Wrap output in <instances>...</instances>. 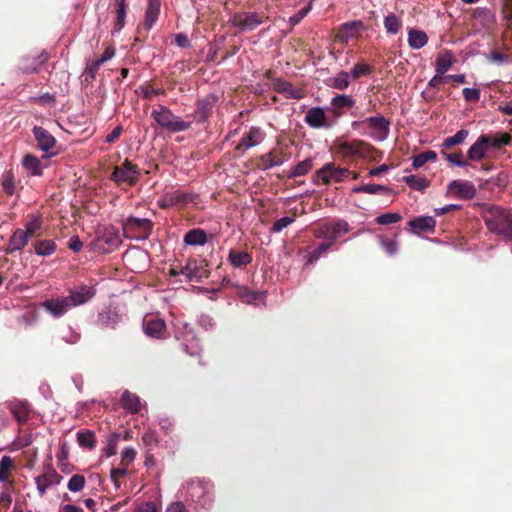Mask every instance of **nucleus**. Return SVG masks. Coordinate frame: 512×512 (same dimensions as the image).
<instances>
[{
    "instance_id": "nucleus-1",
    "label": "nucleus",
    "mask_w": 512,
    "mask_h": 512,
    "mask_svg": "<svg viewBox=\"0 0 512 512\" xmlns=\"http://www.w3.org/2000/svg\"><path fill=\"white\" fill-rule=\"evenodd\" d=\"M483 219L488 230L506 240H512V213L498 206L483 211Z\"/></svg>"
},
{
    "instance_id": "nucleus-2",
    "label": "nucleus",
    "mask_w": 512,
    "mask_h": 512,
    "mask_svg": "<svg viewBox=\"0 0 512 512\" xmlns=\"http://www.w3.org/2000/svg\"><path fill=\"white\" fill-rule=\"evenodd\" d=\"M389 121L383 116H373L361 121H353L351 126L362 135H369L377 141H384L389 135Z\"/></svg>"
},
{
    "instance_id": "nucleus-3",
    "label": "nucleus",
    "mask_w": 512,
    "mask_h": 512,
    "mask_svg": "<svg viewBox=\"0 0 512 512\" xmlns=\"http://www.w3.org/2000/svg\"><path fill=\"white\" fill-rule=\"evenodd\" d=\"M153 223L147 218L131 216L123 223V233L126 238L146 240L152 233Z\"/></svg>"
},
{
    "instance_id": "nucleus-4",
    "label": "nucleus",
    "mask_w": 512,
    "mask_h": 512,
    "mask_svg": "<svg viewBox=\"0 0 512 512\" xmlns=\"http://www.w3.org/2000/svg\"><path fill=\"white\" fill-rule=\"evenodd\" d=\"M151 116L161 127L171 132L184 131L190 127L189 122L183 121L179 116L172 114L165 106L154 109Z\"/></svg>"
},
{
    "instance_id": "nucleus-5",
    "label": "nucleus",
    "mask_w": 512,
    "mask_h": 512,
    "mask_svg": "<svg viewBox=\"0 0 512 512\" xmlns=\"http://www.w3.org/2000/svg\"><path fill=\"white\" fill-rule=\"evenodd\" d=\"M140 177V170L137 165L125 160L121 165L115 166L110 179L117 185L133 186Z\"/></svg>"
},
{
    "instance_id": "nucleus-6",
    "label": "nucleus",
    "mask_w": 512,
    "mask_h": 512,
    "mask_svg": "<svg viewBox=\"0 0 512 512\" xmlns=\"http://www.w3.org/2000/svg\"><path fill=\"white\" fill-rule=\"evenodd\" d=\"M33 135L37 141L38 148L46 153V157H52L59 154L60 149L57 145L55 137L45 128L41 126H34Z\"/></svg>"
},
{
    "instance_id": "nucleus-7",
    "label": "nucleus",
    "mask_w": 512,
    "mask_h": 512,
    "mask_svg": "<svg viewBox=\"0 0 512 512\" xmlns=\"http://www.w3.org/2000/svg\"><path fill=\"white\" fill-rule=\"evenodd\" d=\"M349 175V169L337 167L333 163H327L316 172L315 182H321L322 184L325 185L334 182L339 183L342 182Z\"/></svg>"
},
{
    "instance_id": "nucleus-8",
    "label": "nucleus",
    "mask_w": 512,
    "mask_h": 512,
    "mask_svg": "<svg viewBox=\"0 0 512 512\" xmlns=\"http://www.w3.org/2000/svg\"><path fill=\"white\" fill-rule=\"evenodd\" d=\"M121 244V239L115 228H105L103 233L93 241L94 249L102 254L114 251Z\"/></svg>"
},
{
    "instance_id": "nucleus-9",
    "label": "nucleus",
    "mask_w": 512,
    "mask_h": 512,
    "mask_svg": "<svg viewBox=\"0 0 512 512\" xmlns=\"http://www.w3.org/2000/svg\"><path fill=\"white\" fill-rule=\"evenodd\" d=\"M5 405L19 425L26 424L33 413L31 404L26 400L12 399Z\"/></svg>"
},
{
    "instance_id": "nucleus-10",
    "label": "nucleus",
    "mask_w": 512,
    "mask_h": 512,
    "mask_svg": "<svg viewBox=\"0 0 512 512\" xmlns=\"http://www.w3.org/2000/svg\"><path fill=\"white\" fill-rule=\"evenodd\" d=\"M230 22L241 31H252L263 22V18L254 12H240L232 15Z\"/></svg>"
},
{
    "instance_id": "nucleus-11",
    "label": "nucleus",
    "mask_w": 512,
    "mask_h": 512,
    "mask_svg": "<svg viewBox=\"0 0 512 512\" xmlns=\"http://www.w3.org/2000/svg\"><path fill=\"white\" fill-rule=\"evenodd\" d=\"M449 193L460 199L470 200L476 195L475 185L467 180H454L448 185Z\"/></svg>"
},
{
    "instance_id": "nucleus-12",
    "label": "nucleus",
    "mask_w": 512,
    "mask_h": 512,
    "mask_svg": "<svg viewBox=\"0 0 512 512\" xmlns=\"http://www.w3.org/2000/svg\"><path fill=\"white\" fill-rule=\"evenodd\" d=\"M95 294L96 291L92 286L80 285L79 287L70 290L69 295L66 296V298L71 307H76L91 300Z\"/></svg>"
},
{
    "instance_id": "nucleus-13",
    "label": "nucleus",
    "mask_w": 512,
    "mask_h": 512,
    "mask_svg": "<svg viewBox=\"0 0 512 512\" xmlns=\"http://www.w3.org/2000/svg\"><path fill=\"white\" fill-rule=\"evenodd\" d=\"M143 331L151 338H164L166 323L163 319L156 316H146L143 320Z\"/></svg>"
},
{
    "instance_id": "nucleus-14",
    "label": "nucleus",
    "mask_w": 512,
    "mask_h": 512,
    "mask_svg": "<svg viewBox=\"0 0 512 512\" xmlns=\"http://www.w3.org/2000/svg\"><path fill=\"white\" fill-rule=\"evenodd\" d=\"M61 476L50 465L44 468V472L35 478V483L39 495L42 497L46 494L47 488L53 484H58Z\"/></svg>"
},
{
    "instance_id": "nucleus-15",
    "label": "nucleus",
    "mask_w": 512,
    "mask_h": 512,
    "mask_svg": "<svg viewBox=\"0 0 512 512\" xmlns=\"http://www.w3.org/2000/svg\"><path fill=\"white\" fill-rule=\"evenodd\" d=\"M162 207H176L177 209L186 208L192 202V194L180 189L169 192L165 195Z\"/></svg>"
},
{
    "instance_id": "nucleus-16",
    "label": "nucleus",
    "mask_w": 512,
    "mask_h": 512,
    "mask_svg": "<svg viewBox=\"0 0 512 512\" xmlns=\"http://www.w3.org/2000/svg\"><path fill=\"white\" fill-rule=\"evenodd\" d=\"M305 122L312 128H330L325 110L322 107H313L306 112Z\"/></svg>"
},
{
    "instance_id": "nucleus-17",
    "label": "nucleus",
    "mask_w": 512,
    "mask_h": 512,
    "mask_svg": "<svg viewBox=\"0 0 512 512\" xmlns=\"http://www.w3.org/2000/svg\"><path fill=\"white\" fill-rule=\"evenodd\" d=\"M265 137L263 131L258 127H251L241 137L240 142L236 146L237 150H246L260 144Z\"/></svg>"
},
{
    "instance_id": "nucleus-18",
    "label": "nucleus",
    "mask_w": 512,
    "mask_h": 512,
    "mask_svg": "<svg viewBox=\"0 0 512 512\" xmlns=\"http://www.w3.org/2000/svg\"><path fill=\"white\" fill-rule=\"evenodd\" d=\"M41 305L55 318L63 316L71 308L66 297L47 299Z\"/></svg>"
},
{
    "instance_id": "nucleus-19",
    "label": "nucleus",
    "mask_w": 512,
    "mask_h": 512,
    "mask_svg": "<svg viewBox=\"0 0 512 512\" xmlns=\"http://www.w3.org/2000/svg\"><path fill=\"white\" fill-rule=\"evenodd\" d=\"M355 104V100L346 94H340L331 99L330 102V110L333 113L334 117L339 118L345 109H349L353 107Z\"/></svg>"
},
{
    "instance_id": "nucleus-20",
    "label": "nucleus",
    "mask_w": 512,
    "mask_h": 512,
    "mask_svg": "<svg viewBox=\"0 0 512 512\" xmlns=\"http://www.w3.org/2000/svg\"><path fill=\"white\" fill-rule=\"evenodd\" d=\"M28 238V232H24L22 229H16L5 248V253L12 254L15 251H20L26 246Z\"/></svg>"
},
{
    "instance_id": "nucleus-21",
    "label": "nucleus",
    "mask_w": 512,
    "mask_h": 512,
    "mask_svg": "<svg viewBox=\"0 0 512 512\" xmlns=\"http://www.w3.org/2000/svg\"><path fill=\"white\" fill-rule=\"evenodd\" d=\"M160 0H148V5L145 12V19L143 26L146 30H150L156 23L160 13Z\"/></svg>"
},
{
    "instance_id": "nucleus-22",
    "label": "nucleus",
    "mask_w": 512,
    "mask_h": 512,
    "mask_svg": "<svg viewBox=\"0 0 512 512\" xmlns=\"http://www.w3.org/2000/svg\"><path fill=\"white\" fill-rule=\"evenodd\" d=\"M408 224L415 232H429L434 230L436 221L431 216H420L410 220Z\"/></svg>"
},
{
    "instance_id": "nucleus-23",
    "label": "nucleus",
    "mask_w": 512,
    "mask_h": 512,
    "mask_svg": "<svg viewBox=\"0 0 512 512\" xmlns=\"http://www.w3.org/2000/svg\"><path fill=\"white\" fill-rule=\"evenodd\" d=\"M189 264L190 259L187 260L185 266L180 264L171 266L170 275L176 278L175 282L190 284L192 280V269L189 267Z\"/></svg>"
},
{
    "instance_id": "nucleus-24",
    "label": "nucleus",
    "mask_w": 512,
    "mask_h": 512,
    "mask_svg": "<svg viewBox=\"0 0 512 512\" xmlns=\"http://www.w3.org/2000/svg\"><path fill=\"white\" fill-rule=\"evenodd\" d=\"M363 29L364 24L359 20L346 22L341 26V38L346 42L350 39L357 38Z\"/></svg>"
},
{
    "instance_id": "nucleus-25",
    "label": "nucleus",
    "mask_w": 512,
    "mask_h": 512,
    "mask_svg": "<svg viewBox=\"0 0 512 512\" xmlns=\"http://www.w3.org/2000/svg\"><path fill=\"white\" fill-rule=\"evenodd\" d=\"M485 141L486 139L480 136L477 141L469 148L467 152V157L469 160L479 162L485 157L489 148Z\"/></svg>"
},
{
    "instance_id": "nucleus-26",
    "label": "nucleus",
    "mask_w": 512,
    "mask_h": 512,
    "mask_svg": "<svg viewBox=\"0 0 512 512\" xmlns=\"http://www.w3.org/2000/svg\"><path fill=\"white\" fill-rule=\"evenodd\" d=\"M120 321V316L114 309H107L98 314V323L104 328L115 329Z\"/></svg>"
},
{
    "instance_id": "nucleus-27",
    "label": "nucleus",
    "mask_w": 512,
    "mask_h": 512,
    "mask_svg": "<svg viewBox=\"0 0 512 512\" xmlns=\"http://www.w3.org/2000/svg\"><path fill=\"white\" fill-rule=\"evenodd\" d=\"M428 42V36L423 30L410 28L408 30V44L412 49H421Z\"/></svg>"
},
{
    "instance_id": "nucleus-28",
    "label": "nucleus",
    "mask_w": 512,
    "mask_h": 512,
    "mask_svg": "<svg viewBox=\"0 0 512 512\" xmlns=\"http://www.w3.org/2000/svg\"><path fill=\"white\" fill-rule=\"evenodd\" d=\"M215 102L216 97L213 95H208L204 99L199 101L198 110L196 112V115H194V119L198 118L199 121L206 120Z\"/></svg>"
},
{
    "instance_id": "nucleus-29",
    "label": "nucleus",
    "mask_w": 512,
    "mask_h": 512,
    "mask_svg": "<svg viewBox=\"0 0 512 512\" xmlns=\"http://www.w3.org/2000/svg\"><path fill=\"white\" fill-rule=\"evenodd\" d=\"M481 136L486 139L488 147L495 149H500L510 143V136L507 133L483 134Z\"/></svg>"
},
{
    "instance_id": "nucleus-30",
    "label": "nucleus",
    "mask_w": 512,
    "mask_h": 512,
    "mask_svg": "<svg viewBox=\"0 0 512 512\" xmlns=\"http://www.w3.org/2000/svg\"><path fill=\"white\" fill-rule=\"evenodd\" d=\"M122 405L125 409L132 413H138L140 411L141 403L139 397L129 391H125L121 397Z\"/></svg>"
},
{
    "instance_id": "nucleus-31",
    "label": "nucleus",
    "mask_w": 512,
    "mask_h": 512,
    "mask_svg": "<svg viewBox=\"0 0 512 512\" xmlns=\"http://www.w3.org/2000/svg\"><path fill=\"white\" fill-rule=\"evenodd\" d=\"M455 59L450 52L440 53L437 56L435 70L437 74H445L453 65Z\"/></svg>"
},
{
    "instance_id": "nucleus-32",
    "label": "nucleus",
    "mask_w": 512,
    "mask_h": 512,
    "mask_svg": "<svg viewBox=\"0 0 512 512\" xmlns=\"http://www.w3.org/2000/svg\"><path fill=\"white\" fill-rule=\"evenodd\" d=\"M350 74L346 71H340L335 76L329 78L328 85L338 90H345L350 85Z\"/></svg>"
},
{
    "instance_id": "nucleus-33",
    "label": "nucleus",
    "mask_w": 512,
    "mask_h": 512,
    "mask_svg": "<svg viewBox=\"0 0 512 512\" xmlns=\"http://www.w3.org/2000/svg\"><path fill=\"white\" fill-rule=\"evenodd\" d=\"M77 442L80 447L93 450L96 446V436L91 430L79 431L77 433Z\"/></svg>"
},
{
    "instance_id": "nucleus-34",
    "label": "nucleus",
    "mask_w": 512,
    "mask_h": 512,
    "mask_svg": "<svg viewBox=\"0 0 512 512\" xmlns=\"http://www.w3.org/2000/svg\"><path fill=\"white\" fill-rule=\"evenodd\" d=\"M116 14V30H121L125 26L127 3L126 0H113Z\"/></svg>"
},
{
    "instance_id": "nucleus-35",
    "label": "nucleus",
    "mask_w": 512,
    "mask_h": 512,
    "mask_svg": "<svg viewBox=\"0 0 512 512\" xmlns=\"http://www.w3.org/2000/svg\"><path fill=\"white\" fill-rule=\"evenodd\" d=\"M229 260L234 267L240 268L248 265L252 261V257L247 252L231 250L229 253Z\"/></svg>"
},
{
    "instance_id": "nucleus-36",
    "label": "nucleus",
    "mask_w": 512,
    "mask_h": 512,
    "mask_svg": "<svg viewBox=\"0 0 512 512\" xmlns=\"http://www.w3.org/2000/svg\"><path fill=\"white\" fill-rule=\"evenodd\" d=\"M23 166L34 176L42 175V167L40 160L31 154H27L22 161Z\"/></svg>"
},
{
    "instance_id": "nucleus-37",
    "label": "nucleus",
    "mask_w": 512,
    "mask_h": 512,
    "mask_svg": "<svg viewBox=\"0 0 512 512\" xmlns=\"http://www.w3.org/2000/svg\"><path fill=\"white\" fill-rule=\"evenodd\" d=\"M35 253L39 256H49L56 250V244L53 240H39L34 243Z\"/></svg>"
},
{
    "instance_id": "nucleus-38",
    "label": "nucleus",
    "mask_w": 512,
    "mask_h": 512,
    "mask_svg": "<svg viewBox=\"0 0 512 512\" xmlns=\"http://www.w3.org/2000/svg\"><path fill=\"white\" fill-rule=\"evenodd\" d=\"M49 59V54L46 51H42L37 57H34V61L37 62L36 65H29L28 63H24L20 68L24 73H38L41 69V66L47 62Z\"/></svg>"
},
{
    "instance_id": "nucleus-39",
    "label": "nucleus",
    "mask_w": 512,
    "mask_h": 512,
    "mask_svg": "<svg viewBox=\"0 0 512 512\" xmlns=\"http://www.w3.org/2000/svg\"><path fill=\"white\" fill-rule=\"evenodd\" d=\"M353 193H367V194H378V193H387L390 194L391 190L385 186L379 184H365L361 186H356L352 189Z\"/></svg>"
},
{
    "instance_id": "nucleus-40",
    "label": "nucleus",
    "mask_w": 512,
    "mask_h": 512,
    "mask_svg": "<svg viewBox=\"0 0 512 512\" xmlns=\"http://www.w3.org/2000/svg\"><path fill=\"white\" fill-rule=\"evenodd\" d=\"M349 231V224L345 220H338L334 224H331V234L329 235V241L334 243L339 237L346 234Z\"/></svg>"
},
{
    "instance_id": "nucleus-41",
    "label": "nucleus",
    "mask_w": 512,
    "mask_h": 512,
    "mask_svg": "<svg viewBox=\"0 0 512 512\" xmlns=\"http://www.w3.org/2000/svg\"><path fill=\"white\" fill-rule=\"evenodd\" d=\"M468 134H469L468 130L461 129L455 135L444 139V141L442 143V147L444 149H450L451 147H453L455 145L462 144L466 140Z\"/></svg>"
},
{
    "instance_id": "nucleus-42",
    "label": "nucleus",
    "mask_w": 512,
    "mask_h": 512,
    "mask_svg": "<svg viewBox=\"0 0 512 512\" xmlns=\"http://www.w3.org/2000/svg\"><path fill=\"white\" fill-rule=\"evenodd\" d=\"M1 186L3 191L9 195L12 196L15 192V178L14 174L11 170L5 171L2 174L1 177Z\"/></svg>"
},
{
    "instance_id": "nucleus-43",
    "label": "nucleus",
    "mask_w": 512,
    "mask_h": 512,
    "mask_svg": "<svg viewBox=\"0 0 512 512\" xmlns=\"http://www.w3.org/2000/svg\"><path fill=\"white\" fill-rule=\"evenodd\" d=\"M402 24L395 14H388L384 19V27L389 34H397Z\"/></svg>"
},
{
    "instance_id": "nucleus-44",
    "label": "nucleus",
    "mask_w": 512,
    "mask_h": 512,
    "mask_svg": "<svg viewBox=\"0 0 512 512\" xmlns=\"http://www.w3.org/2000/svg\"><path fill=\"white\" fill-rule=\"evenodd\" d=\"M437 154L435 151L429 150L416 155L413 158V167L415 169L422 167L428 161H436Z\"/></svg>"
},
{
    "instance_id": "nucleus-45",
    "label": "nucleus",
    "mask_w": 512,
    "mask_h": 512,
    "mask_svg": "<svg viewBox=\"0 0 512 512\" xmlns=\"http://www.w3.org/2000/svg\"><path fill=\"white\" fill-rule=\"evenodd\" d=\"M14 468V463L11 457L3 456L0 460V482L8 480L11 470Z\"/></svg>"
},
{
    "instance_id": "nucleus-46",
    "label": "nucleus",
    "mask_w": 512,
    "mask_h": 512,
    "mask_svg": "<svg viewBox=\"0 0 512 512\" xmlns=\"http://www.w3.org/2000/svg\"><path fill=\"white\" fill-rule=\"evenodd\" d=\"M85 486V477L81 474L73 475L68 481L67 487L71 492H79Z\"/></svg>"
},
{
    "instance_id": "nucleus-47",
    "label": "nucleus",
    "mask_w": 512,
    "mask_h": 512,
    "mask_svg": "<svg viewBox=\"0 0 512 512\" xmlns=\"http://www.w3.org/2000/svg\"><path fill=\"white\" fill-rule=\"evenodd\" d=\"M312 169V161L306 159L298 163L293 171L290 173V177H299L306 175Z\"/></svg>"
},
{
    "instance_id": "nucleus-48",
    "label": "nucleus",
    "mask_w": 512,
    "mask_h": 512,
    "mask_svg": "<svg viewBox=\"0 0 512 512\" xmlns=\"http://www.w3.org/2000/svg\"><path fill=\"white\" fill-rule=\"evenodd\" d=\"M279 91L289 98L299 99L302 97L301 91L294 88L293 85L288 82H282L279 84Z\"/></svg>"
},
{
    "instance_id": "nucleus-49",
    "label": "nucleus",
    "mask_w": 512,
    "mask_h": 512,
    "mask_svg": "<svg viewBox=\"0 0 512 512\" xmlns=\"http://www.w3.org/2000/svg\"><path fill=\"white\" fill-rule=\"evenodd\" d=\"M402 219L401 215L397 212L385 213L376 218L379 225H389L399 222Z\"/></svg>"
},
{
    "instance_id": "nucleus-50",
    "label": "nucleus",
    "mask_w": 512,
    "mask_h": 512,
    "mask_svg": "<svg viewBox=\"0 0 512 512\" xmlns=\"http://www.w3.org/2000/svg\"><path fill=\"white\" fill-rule=\"evenodd\" d=\"M405 182L415 190H423L428 186V182L425 178L410 175L405 178Z\"/></svg>"
},
{
    "instance_id": "nucleus-51",
    "label": "nucleus",
    "mask_w": 512,
    "mask_h": 512,
    "mask_svg": "<svg viewBox=\"0 0 512 512\" xmlns=\"http://www.w3.org/2000/svg\"><path fill=\"white\" fill-rule=\"evenodd\" d=\"M331 241H327L321 243L316 249L309 252L308 254V263H313L320 258V256L325 253L332 245Z\"/></svg>"
},
{
    "instance_id": "nucleus-52",
    "label": "nucleus",
    "mask_w": 512,
    "mask_h": 512,
    "mask_svg": "<svg viewBox=\"0 0 512 512\" xmlns=\"http://www.w3.org/2000/svg\"><path fill=\"white\" fill-rule=\"evenodd\" d=\"M119 439H120V435L118 433H111L108 436V443L105 448V455L107 457H111L116 454Z\"/></svg>"
},
{
    "instance_id": "nucleus-53",
    "label": "nucleus",
    "mask_w": 512,
    "mask_h": 512,
    "mask_svg": "<svg viewBox=\"0 0 512 512\" xmlns=\"http://www.w3.org/2000/svg\"><path fill=\"white\" fill-rule=\"evenodd\" d=\"M240 297L244 302L253 304L256 303L257 300H262L263 293H256L248 290L247 288H243L240 290Z\"/></svg>"
},
{
    "instance_id": "nucleus-54",
    "label": "nucleus",
    "mask_w": 512,
    "mask_h": 512,
    "mask_svg": "<svg viewBox=\"0 0 512 512\" xmlns=\"http://www.w3.org/2000/svg\"><path fill=\"white\" fill-rule=\"evenodd\" d=\"M142 97L146 100H152L154 97L163 94L164 91L160 88H155L150 84H146L140 87Z\"/></svg>"
},
{
    "instance_id": "nucleus-55",
    "label": "nucleus",
    "mask_w": 512,
    "mask_h": 512,
    "mask_svg": "<svg viewBox=\"0 0 512 512\" xmlns=\"http://www.w3.org/2000/svg\"><path fill=\"white\" fill-rule=\"evenodd\" d=\"M371 73V67L365 63H357L351 70L350 76L353 79H358L362 76L369 75Z\"/></svg>"
},
{
    "instance_id": "nucleus-56",
    "label": "nucleus",
    "mask_w": 512,
    "mask_h": 512,
    "mask_svg": "<svg viewBox=\"0 0 512 512\" xmlns=\"http://www.w3.org/2000/svg\"><path fill=\"white\" fill-rule=\"evenodd\" d=\"M102 63L99 61V59H96L92 62H90L84 71V75L86 77V81H88V78L91 80L95 79L96 74L98 73Z\"/></svg>"
},
{
    "instance_id": "nucleus-57",
    "label": "nucleus",
    "mask_w": 512,
    "mask_h": 512,
    "mask_svg": "<svg viewBox=\"0 0 512 512\" xmlns=\"http://www.w3.org/2000/svg\"><path fill=\"white\" fill-rule=\"evenodd\" d=\"M136 450L132 447H126L123 449L121 453V464L128 467L130 463H132L136 457Z\"/></svg>"
},
{
    "instance_id": "nucleus-58",
    "label": "nucleus",
    "mask_w": 512,
    "mask_h": 512,
    "mask_svg": "<svg viewBox=\"0 0 512 512\" xmlns=\"http://www.w3.org/2000/svg\"><path fill=\"white\" fill-rule=\"evenodd\" d=\"M473 17L481 20L485 24H488L493 20V16L488 8H477L473 13Z\"/></svg>"
},
{
    "instance_id": "nucleus-59",
    "label": "nucleus",
    "mask_w": 512,
    "mask_h": 512,
    "mask_svg": "<svg viewBox=\"0 0 512 512\" xmlns=\"http://www.w3.org/2000/svg\"><path fill=\"white\" fill-rule=\"evenodd\" d=\"M171 44H175L180 48H188L190 47V40L186 34L177 33L172 35Z\"/></svg>"
},
{
    "instance_id": "nucleus-60",
    "label": "nucleus",
    "mask_w": 512,
    "mask_h": 512,
    "mask_svg": "<svg viewBox=\"0 0 512 512\" xmlns=\"http://www.w3.org/2000/svg\"><path fill=\"white\" fill-rule=\"evenodd\" d=\"M447 161L458 167H467L468 162L463 159L462 153L445 154Z\"/></svg>"
},
{
    "instance_id": "nucleus-61",
    "label": "nucleus",
    "mask_w": 512,
    "mask_h": 512,
    "mask_svg": "<svg viewBox=\"0 0 512 512\" xmlns=\"http://www.w3.org/2000/svg\"><path fill=\"white\" fill-rule=\"evenodd\" d=\"M312 6H311V3L302 8L301 10H299L297 13H295L294 15H292L290 18H289V22L291 25H296L298 24L308 13L309 11L311 10Z\"/></svg>"
},
{
    "instance_id": "nucleus-62",
    "label": "nucleus",
    "mask_w": 512,
    "mask_h": 512,
    "mask_svg": "<svg viewBox=\"0 0 512 512\" xmlns=\"http://www.w3.org/2000/svg\"><path fill=\"white\" fill-rule=\"evenodd\" d=\"M381 245L388 255H394L398 250V244L394 240L381 238Z\"/></svg>"
},
{
    "instance_id": "nucleus-63",
    "label": "nucleus",
    "mask_w": 512,
    "mask_h": 512,
    "mask_svg": "<svg viewBox=\"0 0 512 512\" xmlns=\"http://www.w3.org/2000/svg\"><path fill=\"white\" fill-rule=\"evenodd\" d=\"M480 90L477 88H464L463 96L467 101L477 102L480 99Z\"/></svg>"
},
{
    "instance_id": "nucleus-64",
    "label": "nucleus",
    "mask_w": 512,
    "mask_h": 512,
    "mask_svg": "<svg viewBox=\"0 0 512 512\" xmlns=\"http://www.w3.org/2000/svg\"><path fill=\"white\" fill-rule=\"evenodd\" d=\"M486 58L489 62L496 63L499 65L507 62V60H508L507 55L497 52V51H493L490 54L486 55Z\"/></svg>"
}]
</instances>
